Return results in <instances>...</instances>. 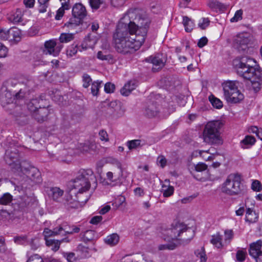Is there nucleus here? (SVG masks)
Segmentation results:
<instances>
[{"instance_id":"obj_1","label":"nucleus","mask_w":262,"mask_h":262,"mask_svg":"<svg viewBox=\"0 0 262 262\" xmlns=\"http://www.w3.org/2000/svg\"><path fill=\"white\" fill-rule=\"evenodd\" d=\"M150 21L138 9L128 10L119 20L113 34L115 48L126 54L138 50L145 41Z\"/></svg>"},{"instance_id":"obj_2","label":"nucleus","mask_w":262,"mask_h":262,"mask_svg":"<svg viewBox=\"0 0 262 262\" xmlns=\"http://www.w3.org/2000/svg\"><path fill=\"white\" fill-rule=\"evenodd\" d=\"M72 183L73 188L67 196V201L71 207L75 208L78 207L79 203L87 202L88 198L83 200L79 195L89 190L91 183L96 187L97 179L92 169H81L78 171Z\"/></svg>"},{"instance_id":"obj_3","label":"nucleus","mask_w":262,"mask_h":262,"mask_svg":"<svg viewBox=\"0 0 262 262\" xmlns=\"http://www.w3.org/2000/svg\"><path fill=\"white\" fill-rule=\"evenodd\" d=\"M238 75L244 79L249 80L251 89L254 92H258L262 84V69L256 65V61L249 57H243L236 65Z\"/></svg>"},{"instance_id":"obj_4","label":"nucleus","mask_w":262,"mask_h":262,"mask_svg":"<svg viewBox=\"0 0 262 262\" xmlns=\"http://www.w3.org/2000/svg\"><path fill=\"white\" fill-rule=\"evenodd\" d=\"M4 158L14 172L18 174L22 172L30 177V173L31 171L29 169L30 166L26 161L20 162L19 151L15 146H11L6 150ZM32 170V172L34 174H32L31 179L36 183H39L41 179L39 172L36 169Z\"/></svg>"},{"instance_id":"obj_5","label":"nucleus","mask_w":262,"mask_h":262,"mask_svg":"<svg viewBox=\"0 0 262 262\" xmlns=\"http://www.w3.org/2000/svg\"><path fill=\"white\" fill-rule=\"evenodd\" d=\"M194 232L183 223H176L166 231L168 237L172 241H180L179 244L188 243L194 236Z\"/></svg>"},{"instance_id":"obj_6","label":"nucleus","mask_w":262,"mask_h":262,"mask_svg":"<svg viewBox=\"0 0 262 262\" xmlns=\"http://www.w3.org/2000/svg\"><path fill=\"white\" fill-rule=\"evenodd\" d=\"M222 123L220 121H210L207 123L203 130L204 141L211 145H219L222 143L220 129Z\"/></svg>"},{"instance_id":"obj_7","label":"nucleus","mask_w":262,"mask_h":262,"mask_svg":"<svg viewBox=\"0 0 262 262\" xmlns=\"http://www.w3.org/2000/svg\"><path fill=\"white\" fill-rule=\"evenodd\" d=\"M241 177L237 173H231L222 184L221 191L229 195L239 194L241 191Z\"/></svg>"},{"instance_id":"obj_8","label":"nucleus","mask_w":262,"mask_h":262,"mask_svg":"<svg viewBox=\"0 0 262 262\" xmlns=\"http://www.w3.org/2000/svg\"><path fill=\"white\" fill-rule=\"evenodd\" d=\"M255 42L253 36L249 33L243 32L234 36L232 43L234 48L239 52L246 53L253 47Z\"/></svg>"},{"instance_id":"obj_9","label":"nucleus","mask_w":262,"mask_h":262,"mask_svg":"<svg viewBox=\"0 0 262 262\" xmlns=\"http://www.w3.org/2000/svg\"><path fill=\"white\" fill-rule=\"evenodd\" d=\"M14 100V95L7 89L2 90L0 94V101L3 107L10 111V113L13 114L17 120L18 117H24V115L19 112L20 107L18 106H15L13 103Z\"/></svg>"},{"instance_id":"obj_10","label":"nucleus","mask_w":262,"mask_h":262,"mask_svg":"<svg viewBox=\"0 0 262 262\" xmlns=\"http://www.w3.org/2000/svg\"><path fill=\"white\" fill-rule=\"evenodd\" d=\"M45 47L46 49V50L44 51L45 54L56 56L60 52L62 46L61 45H57L54 40H50L45 42Z\"/></svg>"},{"instance_id":"obj_11","label":"nucleus","mask_w":262,"mask_h":262,"mask_svg":"<svg viewBox=\"0 0 262 262\" xmlns=\"http://www.w3.org/2000/svg\"><path fill=\"white\" fill-rule=\"evenodd\" d=\"M145 61L148 62H151L154 66L152 68L154 72L158 71L159 70L162 69L165 65V60L162 57L161 55H158L155 56H150L145 59Z\"/></svg>"},{"instance_id":"obj_12","label":"nucleus","mask_w":262,"mask_h":262,"mask_svg":"<svg viewBox=\"0 0 262 262\" xmlns=\"http://www.w3.org/2000/svg\"><path fill=\"white\" fill-rule=\"evenodd\" d=\"M123 175V172L119 171L118 173L108 171L106 174V180L110 182H105L104 184L111 185L113 186L117 185L121 183V178Z\"/></svg>"},{"instance_id":"obj_13","label":"nucleus","mask_w":262,"mask_h":262,"mask_svg":"<svg viewBox=\"0 0 262 262\" xmlns=\"http://www.w3.org/2000/svg\"><path fill=\"white\" fill-rule=\"evenodd\" d=\"M261 246L262 241L260 239L251 243L249 249L250 255L253 258L258 257V256L262 255Z\"/></svg>"},{"instance_id":"obj_14","label":"nucleus","mask_w":262,"mask_h":262,"mask_svg":"<svg viewBox=\"0 0 262 262\" xmlns=\"http://www.w3.org/2000/svg\"><path fill=\"white\" fill-rule=\"evenodd\" d=\"M50 113L49 107L39 106V108L33 114V117L38 122H43L47 119V116Z\"/></svg>"},{"instance_id":"obj_15","label":"nucleus","mask_w":262,"mask_h":262,"mask_svg":"<svg viewBox=\"0 0 262 262\" xmlns=\"http://www.w3.org/2000/svg\"><path fill=\"white\" fill-rule=\"evenodd\" d=\"M237 83L236 81H228L223 84L224 95L226 100L238 89Z\"/></svg>"},{"instance_id":"obj_16","label":"nucleus","mask_w":262,"mask_h":262,"mask_svg":"<svg viewBox=\"0 0 262 262\" xmlns=\"http://www.w3.org/2000/svg\"><path fill=\"white\" fill-rule=\"evenodd\" d=\"M59 229L61 232V235L67 234H73L80 232V229L79 227L72 225L70 226L67 223H63L59 225Z\"/></svg>"},{"instance_id":"obj_17","label":"nucleus","mask_w":262,"mask_h":262,"mask_svg":"<svg viewBox=\"0 0 262 262\" xmlns=\"http://www.w3.org/2000/svg\"><path fill=\"white\" fill-rule=\"evenodd\" d=\"M87 12L85 7L80 3L76 4L73 7L72 14L80 19H83L86 15Z\"/></svg>"},{"instance_id":"obj_18","label":"nucleus","mask_w":262,"mask_h":262,"mask_svg":"<svg viewBox=\"0 0 262 262\" xmlns=\"http://www.w3.org/2000/svg\"><path fill=\"white\" fill-rule=\"evenodd\" d=\"M47 192L49 196L55 201H59L63 194V190L59 187H51Z\"/></svg>"},{"instance_id":"obj_19","label":"nucleus","mask_w":262,"mask_h":262,"mask_svg":"<svg viewBox=\"0 0 262 262\" xmlns=\"http://www.w3.org/2000/svg\"><path fill=\"white\" fill-rule=\"evenodd\" d=\"M137 86V82L135 80L128 81L120 90L121 94L124 96H128L132 91L135 90Z\"/></svg>"},{"instance_id":"obj_20","label":"nucleus","mask_w":262,"mask_h":262,"mask_svg":"<svg viewBox=\"0 0 262 262\" xmlns=\"http://www.w3.org/2000/svg\"><path fill=\"white\" fill-rule=\"evenodd\" d=\"M9 39L10 42H18L21 39V31L17 28L9 29Z\"/></svg>"},{"instance_id":"obj_21","label":"nucleus","mask_w":262,"mask_h":262,"mask_svg":"<svg viewBox=\"0 0 262 262\" xmlns=\"http://www.w3.org/2000/svg\"><path fill=\"white\" fill-rule=\"evenodd\" d=\"M159 110L156 103H151L148 105L145 108L144 114L148 118H153L158 116Z\"/></svg>"},{"instance_id":"obj_22","label":"nucleus","mask_w":262,"mask_h":262,"mask_svg":"<svg viewBox=\"0 0 262 262\" xmlns=\"http://www.w3.org/2000/svg\"><path fill=\"white\" fill-rule=\"evenodd\" d=\"M255 138L250 135H247L241 141L240 146L243 149H248L252 146L255 143Z\"/></svg>"},{"instance_id":"obj_23","label":"nucleus","mask_w":262,"mask_h":262,"mask_svg":"<svg viewBox=\"0 0 262 262\" xmlns=\"http://www.w3.org/2000/svg\"><path fill=\"white\" fill-rule=\"evenodd\" d=\"M244 98V95L237 89L235 92L230 95L229 98H227L226 101L229 103H236L243 100Z\"/></svg>"},{"instance_id":"obj_24","label":"nucleus","mask_w":262,"mask_h":262,"mask_svg":"<svg viewBox=\"0 0 262 262\" xmlns=\"http://www.w3.org/2000/svg\"><path fill=\"white\" fill-rule=\"evenodd\" d=\"M258 215L250 208L246 210L245 221L249 224L256 223L258 221Z\"/></svg>"},{"instance_id":"obj_25","label":"nucleus","mask_w":262,"mask_h":262,"mask_svg":"<svg viewBox=\"0 0 262 262\" xmlns=\"http://www.w3.org/2000/svg\"><path fill=\"white\" fill-rule=\"evenodd\" d=\"M45 239H49V237L57 235H61L60 229H59V225L54 228L53 230H50L49 228H45L43 232Z\"/></svg>"},{"instance_id":"obj_26","label":"nucleus","mask_w":262,"mask_h":262,"mask_svg":"<svg viewBox=\"0 0 262 262\" xmlns=\"http://www.w3.org/2000/svg\"><path fill=\"white\" fill-rule=\"evenodd\" d=\"M40 101L42 102L43 100L39 98H35L32 99L27 104L28 110L33 114L41 106L39 104Z\"/></svg>"},{"instance_id":"obj_27","label":"nucleus","mask_w":262,"mask_h":262,"mask_svg":"<svg viewBox=\"0 0 262 262\" xmlns=\"http://www.w3.org/2000/svg\"><path fill=\"white\" fill-rule=\"evenodd\" d=\"M82 241L86 243L93 241L96 237V232L94 230H89L85 231L82 235Z\"/></svg>"},{"instance_id":"obj_28","label":"nucleus","mask_w":262,"mask_h":262,"mask_svg":"<svg viewBox=\"0 0 262 262\" xmlns=\"http://www.w3.org/2000/svg\"><path fill=\"white\" fill-rule=\"evenodd\" d=\"M210 243L218 249H221L223 247L222 235L219 233L212 236Z\"/></svg>"},{"instance_id":"obj_29","label":"nucleus","mask_w":262,"mask_h":262,"mask_svg":"<svg viewBox=\"0 0 262 262\" xmlns=\"http://www.w3.org/2000/svg\"><path fill=\"white\" fill-rule=\"evenodd\" d=\"M183 24L187 32H191L194 27V22L186 16L183 17Z\"/></svg>"},{"instance_id":"obj_30","label":"nucleus","mask_w":262,"mask_h":262,"mask_svg":"<svg viewBox=\"0 0 262 262\" xmlns=\"http://www.w3.org/2000/svg\"><path fill=\"white\" fill-rule=\"evenodd\" d=\"M119 241V236L116 233H113L107 236L105 239V243L111 246L117 245Z\"/></svg>"},{"instance_id":"obj_31","label":"nucleus","mask_w":262,"mask_h":262,"mask_svg":"<svg viewBox=\"0 0 262 262\" xmlns=\"http://www.w3.org/2000/svg\"><path fill=\"white\" fill-rule=\"evenodd\" d=\"M194 254L196 257L200 259L199 262L206 261L207 259V257L206 254L204 247H202L200 249L196 250L194 251Z\"/></svg>"},{"instance_id":"obj_32","label":"nucleus","mask_w":262,"mask_h":262,"mask_svg":"<svg viewBox=\"0 0 262 262\" xmlns=\"http://www.w3.org/2000/svg\"><path fill=\"white\" fill-rule=\"evenodd\" d=\"M22 12L20 10L17 9L9 17V19L14 23H17L22 21Z\"/></svg>"},{"instance_id":"obj_33","label":"nucleus","mask_w":262,"mask_h":262,"mask_svg":"<svg viewBox=\"0 0 262 262\" xmlns=\"http://www.w3.org/2000/svg\"><path fill=\"white\" fill-rule=\"evenodd\" d=\"M61 241L52 239H46V243L47 246L51 247L52 250L54 251H57L60 247Z\"/></svg>"},{"instance_id":"obj_34","label":"nucleus","mask_w":262,"mask_h":262,"mask_svg":"<svg viewBox=\"0 0 262 262\" xmlns=\"http://www.w3.org/2000/svg\"><path fill=\"white\" fill-rule=\"evenodd\" d=\"M71 18L68 22H67L65 26L68 27L73 28L75 26H77L82 23V19H80V18L74 16Z\"/></svg>"},{"instance_id":"obj_35","label":"nucleus","mask_w":262,"mask_h":262,"mask_svg":"<svg viewBox=\"0 0 262 262\" xmlns=\"http://www.w3.org/2000/svg\"><path fill=\"white\" fill-rule=\"evenodd\" d=\"M74 38V34L63 33L60 34L59 37V40L62 43H67L73 40Z\"/></svg>"},{"instance_id":"obj_36","label":"nucleus","mask_w":262,"mask_h":262,"mask_svg":"<svg viewBox=\"0 0 262 262\" xmlns=\"http://www.w3.org/2000/svg\"><path fill=\"white\" fill-rule=\"evenodd\" d=\"M209 100L212 106L216 108L220 109L223 107V102L212 95L209 97Z\"/></svg>"},{"instance_id":"obj_37","label":"nucleus","mask_w":262,"mask_h":262,"mask_svg":"<svg viewBox=\"0 0 262 262\" xmlns=\"http://www.w3.org/2000/svg\"><path fill=\"white\" fill-rule=\"evenodd\" d=\"M101 83V81H95L92 83L91 89V93L94 96H97L98 95Z\"/></svg>"},{"instance_id":"obj_38","label":"nucleus","mask_w":262,"mask_h":262,"mask_svg":"<svg viewBox=\"0 0 262 262\" xmlns=\"http://www.w3.org/2000/svg\"><path fill=\"white\" fill-rule=\"evenodd\" d=\"M12 201V196L9 193H5L0 197V204L2 205H8Z\"/></svg>"},{"instance_id":"obj_39","label":"nucleus","mask_w":262,"mask_h":262,"mask_svg":"<svg viewBox=\"0 0 262 262\" xmlns=\"http://www.w3.org/2000/svg\"><path fill=\"white\" fill-rule=\"evenodd\" d=\"M178 246L177 243L171 242L166 244L160 245L158 246V249L159 250H172L176 248Z\"/></svg>"},{"instance_id":"obj_40","label":"nucleus","mask_w":262,"mask_h":262,"mask_svg":"<svg viewBox=\"0 0 262 262\" xmlns=\"http://www.w3.org/2000/svg\"><path fill=\"white\" fill-rule=\"evenodd\" d=\"M50 0H38V11L40 13H44L47 11V9L49 6Z\"/></svg>"},{"instance_id":"obj_41","label":"nucleus","mask_w":262,"mask_h":262,"mask_svg":"<svg viewBox=\"0 0 262 262\" xmlns=\"http://www.w3.org/2000/svg\"><path fill=\"white\" fill-rule=\"evenodd\" d=\"M141 141L140 140H133L127 141L126 145L129 150H132L141 147Z\"/></svg>"},{"instance_id":"obj_42","label":"nucleus","mask_w":262,"mask_h":262,"mask_svg":"<svg viewBox=\"0 0 262 262\" xmlns=\"http://www.w3.org/2000/svg\"><path fill=\"white\" fill-rule=\"evenodd\" d=\"M95 42L94 40H92L90 39V36L89 35L86 36L82 44V47L83 48L87 49L89 48H92L95 45Z\"/></svg>"},{"instance_id":"obj_43","label":"nucleus","mask_w":262,"mask_h":262,"mask_svg":"<svg viewBox=\"0 0 262 262\" xmlns=\"http://www.w3.org/2000/svg\"><path fill=\"white\" fill-rule=\"evenodd\" d=\"M247 252L246 251L240 250H238L236 254V258L238 261H244L246 259Z\"/></svg>"},{"instance_id":"obj_44","label":"nucleus","mask_w":262,"mask_h":262,"mask_svg":"<svg viewBox=\"0 0 262 262\" xmlns=\"http://www.w3.org/2000/svg\"><path fill=\"white\" fill-rule=\"evenodd\" d=\"M83 86L87 88L92 82V79L90 75L84 73L82 76Z\"/></svg>"},{"instance_id":"obj_45","label":"nucleus","mask_w":262,"mask_h":262,"mask_svg":"<svg viewBox=\"0 0 262 262\" xmlns=\"http://www.w3.org/2000/svg\"><path fill=\"white\" fill-rule=\"evenodd\" d=\"M243 10L240 9L236 11L233 17L230 19L231 22H237L242 19Z\"/></svg>"},{"instance_id":"obj_46","label":"nucleus","mask_w":262,"mask_h":262,"mask_svg":"<svg viewBox=\"0 0 262 262\" xmlns=\"http://www.w3.org/2000/svg\"><path fill=\"white\" fill-rule=\"evenodd\" d=\"M115 90V85L111 82H107L104 85V91L106 93H112Z\"/></svg>"},{"instance_id":"obj_47","label":"nucleus","mask_w":262,"mask_h":262,"mask_svg":"<svg viewBox=\"0 0 262 262\" xmlns=\"http://www.w3.org/2000/svg\"><path fill=\"white\" fill-rule=\"evenodd\" d=\"M210 21L208 18H202L199 23V27L201 29H206L209 25Z\"/></svg>"},{"instance_id":"obj_48","label":"nucleus","mask_w":262,"mask_h":262,"mask_svg":"<svg viewBox=\"0 0 262 262\" xmlns=\"http://www.w3.org/2000/svg\"><path fill=\"white\" fill-rule=\"evenodd\" d=\"M252 189L255 191H260L261 190V185L258 180H254L251 185Z\"/></svg>"},{"instance_id":"obj_49","label":"nucleus","mask_w":262,"mask_h":262,"mask_svg":"<svg viewBox=\"0 0 262 262\" xmlns=\"http://www.w3.org/2000/svg\"><path fill=\"white\" fill-rule=\"evenodd\" d=\"M9 29H0V39L6 40L9 39Z\"/></svg>"},{"instance_id":"obj_50","label":"nucleus","mask_w":262,"mask_h":262,"mask_svg":"<svg viewBox=\"0 0 262 262\" xmlns=\"http://www.w3.org/2000/svg\"><path fill=\"white\" fill-rule=\"evenodd\" d=\"M233 237V232L232 230H227L225 231V241L229 243Z\"/></svg>"},{"instance_id":"obj_51","label":"nucleus","mask_w":262,"mask_h":262,"mask_svg":"<svg viewBox=\"0 0 262 262\" xmlns=\"http://www.w3.org/2000/svg\"><path fill=\"white\" fill-rule=\"evenodd\" d=\"M77 52V46H71L67 50V55L70 57L75 55Z\"/></svg>"},{"instance_id":"obj_52","label":"nucleus","mask_w":262,"mask_h":262,"mask_svg":"<svg viewBox=\"0 0 262 262\" xmlns=\"http://www.w3.org/2000/svg\"><path fill=\"white\" fill-rule=\"evenodd\" d=\"M163 196L164 197H168L171 195L173 193V187L172 186H168L166 189H163Z\"/></svg>"},{"instance_id":"obj_53","label":"nucleus","mask_w":262,"mask_h":262,"mask_svg":"<svg viewBox=\"0 0 262 262\" xmlns=\"http://www.w3.org/2000/svg\"><path fill=\"white\" fill-rule=\"evenodd\" d=\"M89 2L93 9H98L101 4L100 0H89Z\"/></svg>"},{"instance_id":"obj_54","label":"nucleus","mask_w":262,"mask_h":262,"mask_svg":"<svg viewBox=\"0 0 262 262\" xmlns=\"http://www.w3.org/2000/svg\"><path fill=\"white\" fill-rule=\"evenodd\" d=\"M157 162L158 165L163 168L166 165L167 160L163 156H159L157 158Z\"/></svg>"},{"instance_id":"obj_55","label":"nucleus","mask_w":262,"mask_h":262,"mask_svg":"<svg viewBox=\"0 0 262 262\" xmlns=\"http://www.w3.org/2000/svg\"><path fill=\"white\" fill-rule=\"evenodd\" d=\"M27 262H43V261L38 254H34L31 256Z\"/></svg>"},{"instance_id":"obj_56","label":"nucleus","mask_w":262,"mask_h":262,"mask_svg":"<svg viewBox=\"0 0 262 262\" xmlns=\"http://www.w3.org/2000/svg\"><path fill=\"white\" fill-rule=\"evenodd\" d=\"M195 170L198 172H202L207 168V165L203 163H199L195 165Z\"/></svg>"},{"instance_id":"obj_57","label":"nucleus","mask_w":262,"mask_h":262,"mask_svg":"<svg viewBox=\"0 0 262 262\" xmlns=\"http://www.w3.org/2000/svg\"><path fill=\"white\" fill-rule=\"evenodd\" d=\"M111 163L114 166L117 167L119 169V171L123 172L122 164L118 159H112L111 160Z\"/></svg>"},{"instance_id":"obj_58","label":"nucleus","mask_w":262,"mask_h":262,"mask_svg":"<svg viewBox=\"0 0 262 262\" xmlns=\"http://www.w3.org/2000/svg\"><path fill=\"white\" fill-rule=\"evenodd\" d=\"M99 135L100 137V139L101 141H104L105 142L108 141V134L106 131L102 129L99 131Z\"/></svg>"},{"instance_id":"obj_59","label":"nucleus","mask_w":262,"mask_h":262,"mask_svg":"<svg viewBox=\"0 0 262 262\" xmlns=\"http://www.w3.org/2000/svg\"><path fill=\"white\" fill-rule=\"evenodd\" d=\"M8 53L7 48L0 42V58H3L7 56Z\"/></svg>"},{"instance_id":"obj_60","label":"nucleus","mask_w":262,"mask_h":262,"mask_svg":"<svg viewBox=\"0 0 262 262\" xmlns=\"http://www.w3.org/2000/svg\"><path fill=\"white\" fill-rule=\"evenodd\" d=\"M90 142H87L80 144L79 148L83 152H88L90 151Z\"/></svg>"},{"instance_id":"obj_61","label":"nucleus","mask_w":262,"mask_h":262,"mask_svg":"<svg viewBox=\"0 0 262 262\" xmlns=\"http://www.w3.org/2000/svg\"><path fill=\"white\" fill-rule=\"evenodd\" d=\"M102 220L101 216H95L92 218L90 221V223L94 225H96L100 223Z\"/></svg>"},{"instance_id":"obj_62","label":"nucleus","mask_w":262,"mask_h":262,"mask_svg":"<svg viewBox=\"0 0 262 262\" xmlns=\"http://www.w3.org/2000/svg\"><path fill=\"white\" fill-rule=\"evenodd\" d=\"M64 13V8H60L57 11L56 14L55 15V19L56 20H60L61 18L63 16Z\"/></svg>"},{"instance_id":"obj_63","label":"nucleus","mask_w":262,"mask_h":262,"mask_svg":"<svg viewBox=\"0 0 262 262\" xmlns=\"http://www.w3.org/2000/svg\"><path fill=\"white\" fill-rule=\"evenodd\" d=\"M207 38L206 37H203L199 40L198 46L200 48H202L207 43Z\"/></svg>"},{"instance_id":"obj_64","label":"nucleus","mask_w":262,"mask_h":262,"mask_svg":"<svg viewBox=\"0 0 262 262\" xmlns=\"http://www.w3.org/2000/svg\"><path fill=\"white\" fill-rule=\"evenodd\" d=\"M23 3L27 8H33L34 6L35 0H24Z\"/></svg>"}]
</instances>
